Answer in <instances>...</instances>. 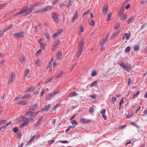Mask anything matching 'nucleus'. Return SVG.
<instances>
[{
	"label": "nucleus",
	"mask_w": 147,
	"mask_h": 147,
	"mask_svg": "<svg viewBox=\"0 0 147 147\" xmlns=\"http://www.w3.org/2000/svg\"><path fill=\"white\" fill-rule=\"evenodd\" d=\"M27 12V7H25L23 9L18 12L16 14V15H19L21 14H23V16H27L29 14H26L27 13H26Z\"/></svg>",
	"instance_id": "1"
},
{
	"label": "nucleus",
	"mask_w": 147,
	"mask_h": 147,
	"mask_svg": "<svg viewBox=\"0 0 147 147\" xmlns=\"http://www.w3.org/2000/svg\"><path fill=\"white\" fill-rule=\"evenodd\" d=\"M24 32H22L18 33H15L13 36L15 38H21L24 37Z\"/></svg>",
	"instance_id": "2"
},
{
	"label": "nucleus",
	"mask_w": 147,
	"mask_h": 147,
	"mask_svg": "<svg viewBox=\"0 0 147 147\" xmlns=\"http://www.w3.org/2000/svg\"><path fill=\"white\" fill-rule=\"evenodd\" d=\"M59 16V14L56 12H53L52 15V17L56 23L59 22L58 18Z\"/></svg>",
	"instance_id": "3"
},
{
	"label": "nucleus",
	"mask_w": 147,
	"mask_h": 147,
	"mask_svg": "<svg viewBox=\"0 0 147 147\" xmlns=\"http://www.w3.org/2000/svg\"><path fill=\"white\" fill-rule=\"evenodd\" d=\"M84 38H82L80 42L78 44V47L79 48V49L82 50L84 46Z\"/></svg>",
	"instance_id": "4"
},
{
	"label": "nucleus",
	"mask_w": 147,
	"mask_h": 147,
	"mask_svg": "<svg viewBox=\"0 0 147 147\" xmlns=\"http://www.w3.org/2000/svg\"><path fill=\"white\" fill-rule=\"evenodd\" d=\"M15 74L12 72L11 73L8 81V84L11 83L13 82L15 78Z\"/></svg>",
	"instance_id": "5"
},
{
	"label": "nucleus",
	"mask_w": 147,
	"mask_h": 147,
	"mask_svg": "<svg viewBox=\"0 0 147 147\" xmlns=\"http://www.w3.org/2000/svg\"><path fill=\"white\" fill-rule=\"evenodd\" d=\"M131 34L130 33L127 34V33H124L122 37V39L123 40L125 37L127 40H129L131 37Z\"/></svg>",
	"instance_id": "6"
},
{
	"label": "nucleus",
	"mask_w": 147,
	"mask_h": 147,
	"mask_svg": "<svg viewBox=\"0 0 147 147\" xmlns=\"http://www.w3.org/2000/svg\"><path fill=\"white\" fill-rule=\"evenodd\" d=\"M39 112V111L38 112L34 115V112H32L31 111H29L27 112L26 113V115H27L28 116H29V117H33L34 116L36 115Z\"/></svg>",
	"instance_id": "7"
},
{
	"label": "nucleus",
	"mask_w": 147,
	"mask_h": 147,
	"mask_svg": "<svg viewBox=\"0 0 147 147\" xmlns=\"http://www.w3.org/2000/svg\"><path fill=\"white\" fill-rule=\"evenodd\" d=\"M80 121L84 124L87 123H90L91 121L90 119H87L82 118L80 119Z\"/></svg>",
	"instance_id": "8"
},
{
	"label": "nucleus",
	"mask_w": 147,
	"mask_h": 147,
	"mask_svg": "<svg viewBox=\"0 0 147 147\" xmlns=\"http://www.w3.org/2000/svg\"><path fill=\"white\" fill-rule=\"evenodd\" d=\"M38 108V104L37 103L34 104L30 107V110L32 111H35Z\"/></svg>",
	"instance_id": "9"
},
{
	"label": "nucleus",
	"mask_w": 147,
	"mask_h": 147,
	"mask_svg": "<svg viewBox=\"0 0 147 147\" xmlns=\"http://www.w3.org/2000/svg\"><path fill=\"white\" fill-rule=\"evenodd\" d=\"M47 11V9L46 7L44 9H41L37 10H36L35 11V13H39L40 12H45Z\"/></svg>",
	"instance_id": "10"
},
{
	"label": "nucleus",
	"mask_w": 147,
	"mask_h": 147,
	"mask_svg": "<svg viewBox=\"0 0 147 147\" xmlns=\"http://www.w3.org/2000/svg\"><path fill=\"white\" fill-rule=\"evenodd\" d=\"M78 95V94L76 92H73L70 93L68 95V97H71L74 96H75Z\"/></svg>",
	"instance_id": "11"
},
{
	"label": "nucleus",
	"mask_w": 147,
	"mask_h": 147,
	"mask_svg": "<svg viewBox=\"0 0 147 147\" xmlns=\"http://www.w3.org/2000/svg\"><path fill=\"white\" fill-rule=\"evenodd\" d=\"M54 96L52 93L50 94L47 96L46 99V100H49Z\"/></svg>",
	"instance_id": "12"
},
{
	"label": "nucleus",
	"mask_w": 147,
	"mask_h": 147,
	"mask_svg": "<svg viewBox=\"0 0 147 147\" xmlns=\"http://www.w3.org/2000/svg\"><path fill=\"white\" fill-rule=\"evenodd\" d=\"M43 119V116H42L40 118L38 121H37L36 124H35V126L36 127H37L40 125V123L41 122L42 119Z\"/></svg>",
	"instance_id": "13"
},
{
	"label": "nucleus",
	"mask_w": 147,
	"mask_h": 147,
	"mask_svg": "<svg viewBox=\"0 0 147 147\" xmlns=\"http://www.w3.org/2000/svg\"><path fill=\"white\" fill-rule=\"evenodd\" d=\"M27 102L26 101L24 100H21L18 103V105H27Z\"/></svg>",
	"instance_id": "14"
},
{
	"label": "nucleus",
	"mask_w": 147,
	"mask_h": 147,
	"mask_svg": "<svg viewBox=\"0 0 147 147\" xmlns=\"http://www.w3.org/2000/svg\"><path fill=\"white\" fill-rule=\"evenodd\" d=\"M34 7L32 5L31 7H30V8L28 9L27 8L28 12L27 13V14H30L34 9Z\"/></svg>",
	"instance_id": "15"
},
{
	"label": "nucleus",
	"mask_w": 147,
	"mask_h": 147,
	"mask_svg": "<svg viewBox=\"0 0 147 147\" xmlns=\"http://www.w3.org/2000/svg\"><path fill=\"white\" fill-rule=\"evenodd\" d=\"M78 16V13L77 12H76L74 14V17L72 18V20L71 21L72 22H74L75 20L77 18Z\"/></svg>",
	"instance_id": "16"
},
{
	"label": "nucleus",
	"mask_w": 147,
	"mask_h": 147,
	"mask_svg": "<svg viewBox=\"0 0 147 147\" xmlns=\"http://www.w3.org/2000/svg\"><path fill=\"white\" fill-rule=\"evenodd\" d=\"M134 16H132L129 18L127 20L126 22H127L128 24H130L131 23L133 20L134 19Z\"/></svg>",
	"instance_id": "17"
},
{
	"label": "nucleus",
	"mask_w": 147,
	"mask_h": 147,
	"mask_svg": "<svg viewBox=\"0 0 147 147\" xmlns=\"http://www.w3.org/2000/svg\"><path fill=\"white\" fill-rule=\"evenodd\" d=\"M133 113L132 111L129 112L126 115V117L127 118H129L131 117L133 115Z\"/></svg>",
	"instance_id": "18"
},
{
	"label": "nucleus",
	"mask_w": 147,
	"mask_h": 147,
	"mask_svg": "<svg viewBox=\"0 0 147 147\" xmlns=\"http://www.w3.org/2000/svg\"><path fill=\"white\" fill-rule=\"evenodd\" d=\"M62 56V54L61 52H58L57 55V57L58 59H60Z\"/></svg>",
	"instance_id": "19"
},
{
	"label": "nucleus",
	"mask_w": 147,
	"mask_h": 147,
	"mask_svg": "<svg viewBox=\"0 0 147 147\" xmlns=\"http://www.w3.org/2000/svg\"><path fill=\"white\" fill-rule=\"evenodd\" d=\"M140 49V47L138 45H135L134 46V49L135 51H137Z\"/></svg>",
	"instance_id": "20"
},
{
	"label": "nucleus",
	"mask_w": 147,
	"mask_h": 147,
	"mask_svg": "<svg viewBox=\"0 0 147 147\" xmlns=\"http://www.w3.org/2000/svg\"><path fill=\"white\" fill-rule=\"evenodd\" d=\"M120 23L119 22H117L115 26V28L116 30H117L119 29L120 27Z\"/></svg>",
	"instance_id": "21"
},
{
	"label": "nucleus",
	"mask_w": 147,
	"mask_h": 147,
	"mask_svg": "<svg viewBox=\"0 0 147 147\" xmlns=\"http://www.w3.org/2000/svg\"><path fill=\"white\" fill-rule=\"evenodd\" d=\"M34 87L33 86H32L28 90L25 92H26L28 91L33 92L34 90Z\"/></svg>",
	"instance_id": "22"
},
{
	"label": "nucleus",
	"mask_w": 147,
	"mask_h": 147,
	"mask_svg": "<svg viewBox=\"0 0 147 147\" xmlns=\"http://www.w3.org/2000/svg\"><path fill=\"white\" fill-rule=\"evenodd\" d=\"M82 50L80 49H79L77 53L76 57L77 58H78L81 54Z\"/></svg>",
	"instance_id": "23"
},
{
	"label": "nucleus",
	"mask_w": 147,
	"mask_h": 147,
	"mask_svg": "<svg viewBox=\"0 0 147 147\" xmlns=\"http://www.w3.org/2000/svg\"><path fill=\"white\" fill-rule=\"evenodd\" d=\"M112 13L111 12H110L108 15L107 21H109L110 20L111 18V17Z\"/></svg>",
	"instance_id": "24"
},
{
	"label": "nucleus",
	"mask_w": 147,
	"mask_h": 147,
	"mask_svg": "<svg viewBox=\"0 0 147 147\" xmlns=\"http://www.w3.org/2000/svg\"><path fill=\"white\" fill-rule=\"evenodd\" d=\"M25 59V57L24 56H22L19 59L20 61L22 62H24Z\"/></svg>",
	"instance_id": "25"
},
{
	"label": "nucleus",
	"mask_w": 147,
	"mask_h": 147,
	"mask_svg": "<svg viewBox=\"0 0 147 147\" xmlns=\"http://www.w3.org/2000/svg\"><path fill=\"white\" fill-rule=\"evenodd\" d=\"M29 124V121H25L22 123V125L24 126V127L27 126Z\"/></svg>",
	"instance_id": "26"
},
{
	"label": "nucleus",
	"mask_w": 147,
	"mask_h": 147,
	"mask_svg": "<svg viewBox=\"0 0 147 147\" xmlns=\"http://www.w3.org/2000/svg\"><path fill=\"white\" fill-rule=\"evenodd\" d=\"M35 63L37 66H39L40 65V61L39 59H37L35 62Z\"/></svg>",
	"instance_id": "27"
},
{
	"label": "nucleus",
	"mask_w": 147,
	"mask_h": 147,
	"mask_svg": "<svg viewBox=\"0 0 147 147\" xmlns=\"http://www.w3.org/2000/svg\"><path fill=\"white\" fill-rule=\"evenodd\" d=\"M107 40H106L105 39H103V41L100 42V45L101 46H102L104 45L107 41Z\"/></svg>",
	"instance_id": "28"
},
{
	"label": "nucleus",
	"mask_w": 147,
	"mask_h": 147,
	"mask_svg": "<svg viewBox=\"0 0 147 147\" xmlns=\"http://www.w3.org/2000/svg\"><path fill=\"white\" fill-rule=\"evenodd\" d=\"M127 19L126 15L123 14L121 17V19L123 21Z\"/></svg>",
	"instance_id": "29"
},
{
	"label": "nucleus",
	"mask_w": 147,
	"mask_h": 147,
	"mask_svg": "<svg viewBox=\"0 0 147 147\" xmlns=\"http://www.w3.org/2000/svg\"><path fill=\"white\" fill-rule=\"evenodd\" d=\"M96 74V72L95 70L92 71L91 72L92 76L94 77L95 76Z\"/></svg>",
	"instance_id": "30"
},
{
	"label": "nucleus",
	"mask_w": 147,
	"mask_h": 147,
	"mask_svg": "<svg viewBox=\"0 0 147 147\" xmlns=\"http://www.w3.org/2000/svg\"><path fill=\"white\" fill-rule=\"evenodd\" d=\"M63 31V29H59L57 31L56 33L58 35H59Z\"/></svg>",
	"instance_id": "31"
},
{
	"label": "nucleus",
	"mask_w": 147,
	"mask_h": 147,
	"mask_svg": "<svg viewBox=\"0 0 147 147\" xmlns=\"http://www.w3.org/2000/svg\"><path fill=\"white\" fill-rule=\"evenodd\" d=\"M140 92L139 91H137L135 94H134L133 95V98H134L135 97H137L139 94Z\"/></svg>",
	"instance_id": "32"
},
{
	"label": "nucleus",
	"mask_w": 147,
	"mask_h": 147,
	"mask_svg": "<svg viewBox=\"0 0 147 147\" xmlns=\"http://www.w3.org/2000/svg\"><path fill=\"white\" fill-rule=\"evenodd\" d=\"M60 90H57L55 91L52 94L55 96L56 94L59 93L60 92Z\"/></svg>",
	"instance_id": "33"
},
{
	"label": "nucleus",
	"mask_w": 147,
	"mask_h": 147,
	"mask_svg": "<svg viewBox=\"0 0 147 147\" xmlns=\"http://www.w3.org/2000/svg\"><path fill=\"white\" fill-rule=\"evenodd\" d=\"M45 37L47 39H50V37L49 34L47 32L45 33Z\"/></svg>",
	"instance_id": "34"
},
{
	"label": "nucleus",
	"mask_w": 147,
	"mask_h": 147,
	"mask_svg": "<svg viewBox=\"0 0 147 147\" xmlns=\"http://www.w3.org/2000/svg\"><path fill=\"white\" fill-rule=\"evenodd\" d=\"M51 106L50 105H47L45 108V111H47L49 109L50 107Z\"/></svg>",
	"instance_id": "35"
},
{
	"label": "nucleus",
	"mask_w": 147,
	"mask_h": 147,
	"mask_svg": "<svg viewBox=\"0 0 147 147\" xmlns=\"http://www.w3.org/2000/svg\"><path fill=\"white\" fill-rule=\"evenodd\" d=\"M79 28L80 29V31L81 32H83L84 31V28L83 25L82 24H81L79 26Z\"/></svg>",
	"instance_id": "36"
},
{
	"label": "nucleus",
	"mask_w": 147,
	"mask_h": 147,
	"mask_svg": "<svg viewBox=\"0 0 147 147\" xmlns=\"http://www.w3.org/2000/svg\"><path fill=\"white\" fill-rule=\"evenodd\" d=\"M119 65H120L121 66H122L123 68H125L126 65H125V63L123 61L121 62L119 64Z\"/></svg>",
	"instance_id": "37"
},
{
	"label": "nucleus",
	"mask_w": 147,
	"mask_h": 147,
	"mask_svg": "<svg viewBox=\"0 0 147 147\" xmlns=\"http://www.w3.org/2000/svg\"><path fill=\"white\" fill-rule=\"evenodd\" d=\"M46 44L43 43H40V47L43 50H44L45 49V47L46 45Z\"/></svg>",
	"instance_id": "38"
},
{
	"label": "nucleus",
	"mask_w": 147,
	"mask_h": 147,
	"mask_svg": "<svg viewBox=\"0 0 147 147\" xmlns=\"http://www.w3.org/2000/svg\"><path fill=\"white\" fill-rule=\"evenodd\" d=\"M13 26V24H11L8 27H6L5 28V30H9V29H10Z\"/></svg>",
	"instance_id": "39"
},
{
	"label": "nucleus",
	"mask_w": 147,
	"mask_h": 147,
	"mask_svg": "<svg viewBox=\"0 0 147 147\" xmlns=\"http://www.w3.org/2000/svg\"><path fill=\"white\" fill-rule=\"evenodd\" d=\"M124 68L125 70L127 71H129L131 69V68L130 67H129L128 66H127L126 65L125 66V68Z\"/></svg>",
	"instance_id": "40"
},
{
	"label": "nucleus",
	"mask_w": 147,
	"mask_h": 147,
	"mask_svg": "<svg viewBox=\"0 0 147 147\" xmlns=\"http://www.w3.org/2000/svg\"><path fill=\"white\" fill-rule=\"evenodd\" d=\"M30 72V70L29 69H27L24 73V76L25 77L27 76L28 74Z\"/></svg>",
	"instance_id": "41"
},
{
	"label": "nucleus",
	"mask_w": 147,
	"mask_h": 147,
	"mask_svg": "<svg viewBox=\"0 0 147 147\" xmlns=\"http://www.w3.org/2000/svg\"><path fill=\"white\" fill-rule=\"evenodd\" d=\"M106 109H103L100 111V113L101 114L104 115L105 114Z\"/></svg>",
	"instance_id": "42"
},
{
	"label": "nucleus",
	"mask_w": 147,
	"mask_h": 147,
	"mask_svg": "<svg viewBox=\"0 0 147 147\" xmlns=\"http://www.w3.org/2000/svg\"><path fill=\"white\" fill-rule=\"evenodd\" d=\"M108 10L107 7H104L103 8V12L104 13H106L107 12Z\"/></svg>",
	"instance_id": "43"
},
{
	"label": "nucleus",
	"mask_w": 147,
	"mask_h": 147,
	"mask_svg": "<svg viewBox=\"0 0 147 147\" xmlns=\"http://www.w3.org/2000/svg\"><path fill=\"white\" fill-rule=\"evenodd\" d=\"M97 81H95L93 82L91 84L90 86L91 87L93 86L94 85H96L97 84Z\"/></svg>",
	"instance_id": "44"
},
{
	"label": "nucleus",
	"mask_w": 147,
	"mask_h": 147,
	"mask_svg": "<svg viewBox=\"0 0 147 147\" xmlns=\"http://www.w3.org/2000/svg\"><path fill=\"white\" fill-rule=\"evenodd\" d=\"M18 130V128L17 127H15L13 129V131L15 133H17Z\"/></svg>",
	"instance_id": "45"
},
{
	"label": "nucleus",
	"mask_w": 147,
	"mask_h": 147,
	"mask_svg": "<svg viewBox=\"0 0 147 147\" xmlns=\"http://www.w3.org/2000/svg\"><path fill=\"white\" fill-rule=\"evenodd\" d=\"M71 122L72 124L73 125L74 124H75V125H77L78 124L77 122L76 121V120H72L71 121Z\"/></svg>",
	"instance_id": "46"
},
{
	"label": "nucleus",
	"mask_w": 147,
	"mask_h": 147,
	"mask_svg": "<svg viewBox=\"0 0 147 147\" xmlns=\"http://www.w3.org/2000/svg\"><path fill=\"white\" fill-rule=\"evenodd\" d=\"M7 4V3H5L3 4H0V7L1 9L2 8Z\"/></svg>",
	"instance_id": "47"
},
{
	"label": "nucleus",
	"mask_w": 147,
	"mask_h": 147,
	"mask_svg": "<svg viewBox=\"0 0 147 147\" xmlns=\"http://www.w3.org/2000/svg\"><path fill=\"white\" fill-rule=\"evenodd\" d=\"M63 76V72H61L60 73L59 75L57 76V78H61Z\"/></svg>",
	"instance_id": "48"
},
{
	"label": "nucleus",
	"mask_w": 147,
	"mask_h": 147,
	"mask_svg": "<svg viewBox=\"0 0 147 147\" xmlns=\"http://www.w3.org/2000/svg\"><path fill=\"white\" fill-rule=\"evenodd\" d=\"M60 105V104H59V103L55 105V107H54V109H53L54 110H55L57 108L59 107Z\"/></svg>",
	"instance_id": "49"
},
{
	"label": "nucleus",
	"mask_w": 147,
	"mask_h": 147,
	"mask_svg": "<svg viewBox=\"0 0 147 147\" xmlns=\"http://www.w3.org/2000/svg\"><path fill=\"white\" fill-rule=\"evenodd\" d=\"M130 48L129 47H128L125 49V51L126 52H128L130 51Z\"/></svg>",
	"instance_id": "50"
},
{
	"label": "nucleus",
	"mask_w": 147,
	"mask_h": 147,
	"mask_svg": "<svg viewBox=\"0 0 147 147\" xmlns=\"http://www.w3.org/2000/svg\"><path fill=\"white\" fill-rule=\"evenodd\" d=\"M33 141V140H31V139H30L28 142L27 143L26 145H30L31 143H32V142Z\"/></svg>",
	"instance_id": "51"
},
{
	"label": "nucleus",
	"mask_w": 147,
	"mask_h": 147,
	"mask_svg": "<svg viewBox=\"0 0 147 147\" xmlns=\"http://www.w3.org/2000/svg\"><path fill=\"white\" fill-rule=\"evenodd\" d=\"M90 24L91 26H93L94 24V21L92 20H91L90 22Z\"/></svg>",
	"instance_id": "52"
},
{
	"label": "nucleus",
	"mask_w": 147,
	"mask_h": 147,
	"mask_svg": "<svg viewBox=\"0 0 147 147\" xmlns=\"http://www.w3.org/2000/svg\"><path fill=\"white\" fill-rule=\"evenodd\" d=\"M46 8L47 9V10H50L51 9L53 8V7L51 5H48L47 6Z\"/></svg>",
	"instance_id": "53"
},
{
	"label": "nucleus",
	"mask_w": 147,
	"mask_h": 147,
	"mask_svg": "<svg viewBox=\"0 0 147 147\" xmlns=\"http://www.w3.org/2000/svg\"><path fill=\"white\" fill-rule=\"evenodd\" d=\"M6 121L5 120H2L0 121V124H3L5 123Z\"/></svg>",
	"instance_id": "54"
},
{
	"label": "nucleus",
	"mask_w": 147,
	"mask_h": 147,
	"mask_svg": "<svg viewBox=\"0 0 147 147\" xmlns=\"http://www.w3.org/2000/svg\"><path fill=\"white\" fill-rule=\"evenodd\" d=\"M40 5V3H36L34 4L33 5L34 7H36L37 6H38Z\"/></svg>",
	"instance_id": "55"
},
{
	"label": "nucleus",
	"mask_w": 147,
	"mask_h": 147,
	"mask_svg": "<svg viewBox=\"0 0 147 147\" xmlns=\"http://www.w3.org/2000/svg\"><path fill=\"white\" fill-rule=\"evenodd\" d=\"M123 99H124V98L123 97L121 98V101L119 103V104L120 105H121V104H122L124 103V102Z\"/></svg>",
	"instance_id": "56"
},
{
	"label": "nucleus",
	"mask_w": 147,
	"mask_h": 147,
	"mask_svg": "<svg viewBox=\"0 0 147 147\" xmlns=\"http://www.w3.org/2000/svg\"><path fill=\"white\" fill-rule=\"evenodd\" d=\"M53 78H49L45 82V83L46 84L48 83L51 81L52 80Z\"/></svg>",
	"instance_id": "57"
},
{
	"label": "nucleus",
	"mask_w": 147,
	"mask_h": 147,
	"mask_svg": "<svg viewBox=\"0 0 147 147\" xmlns=\"http://www.w3.org/2000/svg\"><path fill=\"white\" fill-rule=\"evenodd\" d=\"M59 35L57 34L56 33L53 35V38H58Z\"/></svg>",
	"instance_id": "58"
},
{
	"label": "nucleus",
	"mask_w": 147,
	"mask_h": 147,
	"mask_svg": "<svg viewBox=\"0 0 147 147\" xmlns=\"http://www.w3.org/2000/svg\"><path fill=\"white\" fill-rule=\"evenodd\" d=\"M60 42L59 40H58L56 41V42H55V46H56V45H59V44L60 43Z\"/></svg>",
	"instance_id": "59"
},
{
	"label": "nucleus",
	"mask_w": 147,
	"mask_h": 147,
	"mask_svg": "<svg viewBox=\"0 0 147 147\" xmlns=\"http://www.w3.org/2000/svg\"><path fill=\"white\" fill-rule=\"evenodd\" d=\"M94 110V108L93 107H91L89 110V112L90 113H92Z\"/></svg>",
	"instance_id": "60"
},
{
	"label": "nucleus",
	"mask_w": 147,
	"mask_h": 147,
	"mask_svg": "<svg viewBox=\"0 0 147 147\" xmlns=\"http://www.w3.org/2000/svg\"><path fill=\"white\" fill-rule=\"evenodd\" d=\"M146 23H145L140 28V29L141 30H142V29H143V28H144V27H145V26H146Z\"/></svg>",
	"instance_id": "61"
},
{
	"label": "nucleus",
	"mask_w": 147,
	"mask_h": 147,
	"mask_svg": "<svg viewBox=\"0 0 147 147\" xmlns=\"http://www.w3.org/2000/svg\"><path fill=\"white\" fill-rule=\"evenodd\" d=\"M25 117L24 116H21V121H24L25 119H26Z\"/></svg>",
	"instance_id": "62"
},
{
	"label": "nucleus",
	"mask_w": 147,
	"mask_h": 147,
	"mask_svg": "<svg viewBox=\"0 0 147 147\" xmlns=\"http://www.w3.org/2000/svg\"><path fill=\"white\" fill-rule=\"evenodd\" d=\"M112 102H115L116 100V98L115 97H113L111 99Z\"/></svg>",
	"instance_id": "63"
},
{
	"label": "nucleus",
	"mask_w": 147,
	"mask_h": 147,
	"mask_svg": "<svg viewBox=\"0 0 147 147\" xmlns=\"http://www.w3.org/2000/svg\"><path fill=\"white\" fill-rule=\"evenodd\" d=\"M89 12V10H87L86 11L84 12L82 15L83 16H84L85 15L88 14Z\"/></svg>",
	"instance_id": "64"
}]
</instances>
